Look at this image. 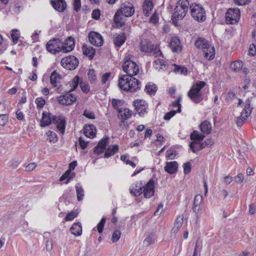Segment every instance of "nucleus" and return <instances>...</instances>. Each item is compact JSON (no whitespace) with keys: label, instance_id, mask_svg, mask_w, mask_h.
I'll use <instances>...</instances> for the list:
<instances>
[{"label":"nucleus","instance_id":"obj_38","mask_svg":"<svg viewBox=\"0 0 256 256\" xmlns=\"http://www.w3.org/2000/svg\"><path fill=\"white\" fill-rule=\"evenodd\" d=\"M230 68L235 72H238L242 68V62L240 60H236L230 64Z\"/></svg>","mask_w":256,"mask_h":256},{"label":"nucleus","instance_id":"obj_6","mask_svg":"<svg viewBox=\"0 0 256 256\" xmlns=\"http://www.w3.org/2000/svg\"><path fill=\"white\" fill-rule=\"evenodd\" d=\"M46 48L48 52L54 54L63 52L62 42L58 38L50 40L46 44Z\"/></svg>","mask_w":256,"mask_h":256},{"label":"nucleus","instance_id":"obj_30","mask_svg":"<svg viewBox=\"0 0 256 256\" xmlns=\"http://www.w3.org/2000/svg\"><path fill=\"white\" fill-rule=\"evenodd\" d=\"M208 49L204 52V57L208 60H212L215 56V49L214 46L209 45L206 48Z\"/></svg>","mask_w":256,"mask_h":256},{"label":"nucleus","instance_id":"obj_31","mask_svg":"<svg viewBox=\"0 0 256 256\" xmlns=\"http://www.w3.org/2000/svg\"><path fill=\"white\" fill-rule=\"evenodd\" d=\"M82 50L83 54L88 56L90 59H92L95 54V48L90 46L88 47L86 45H84L82 47Z\"/></svg>","mask_w":256,"mask_h":256},{"label":"nucleus","instance_id":"obj_13","mask_svg":"<svg viewBox=\"0 0 256 256\" xmlns=\"http://www.w3.org/2000/svg\"><path fill=\"white\" fill-rule=\"evenodd\" d=\"M117 12H120V14L126 17H130L134 14V9L132 4L130 2L122 4L120 8Z\"/></svg>","mask_w":256,"mask_h":256},{"label":"nucleus","instance_id":"obj_57","mask_svg":"<svg viewBox=\"0 0 256 256\" xmlns=\"http://www.w3.org/2000/svg\"><path fill=\"white\" fill-rule=\"evenodd\" d=\"M184 172L185 174H188L191 170V164L190 162H188L184 163L183 165Z\"/></svg>","mask_w":256,"mask_h":256},{"label":"nucleus","instance_id":"obj_63","mask_svg":"<svg viewBox=\"0 0 256 256\" xmlns=\"http://www.w3.org/2000/svg\"><path fill=\"white\" fill-rule=\"evenodd\" d=\"M244 180V175L242 174H239L234 178V180L237 183H241Z\"/></svg>","mask_w":256,"mask_h":256},{"label":"nucleus","instance_id":"obj_3","mask_svg":"<svg viewBox=\"0 0 256 256\" xmlns=\"http://www.w3.org/2000/svg\"><path fill=\"white\" fill-rule=\"evenodd\" d=\"M206 83L203 81H198L194 84L188 93L189 98L194 103L200 102L203 100L201 90L206 86Z\"/></svg>","mask_w":256,"mask_h":256},{"label":"nucleus","instance_id":"obj_28","mask_svg":"<svg viewBox=\"0 0 256 256\" xmlns=\"http://www.w3.org/2000/svg\"><path fill=\"white\" fill-rule=\"evenodd\" d=\"M118 112L119 114L118 116L122 120V122L130 118L132 116V111L128 108L123 109L122 108Z\"/></svg>","mask_w":256,"mask_h":256},{"label":"nucleus","instance_id":"obj_58","mask_svg":"<svg viewBox=\"0 0 256 256\" xmlns=\"http://www.w3.org/2000/svg\"><path fill=\"white\" fill-rule=\"evenodd\" d=\"M248 53L252 56H256V46L254 44H252L250 45Z\"/></svg>","mask_w":256,"mask_h":256},{"label":"nucleus","instance_id":"obj_8","mask_svg":"<svg viewBox=\"0 0 256 256\" xmlns=\"http://www.w3.org/2000/svg\"><path fill=\"white\" fill-rule=\"evenodd\" d=\"M240 18V11L238 8H229L226 14L227 24H234Z\"/></svg>","mask_w":256,"mask_h":256},{"label":"nucleus","instance_id":"obj_19","mask_svg":"<svg viewBox=\"0 0 256 256\" xmlns=\"http://www.w3.org/2000/svg\"><path fill=\"white\" fill-rule=\"evenodd\" d=\"M170 46L173 52H181L182 46L180 42L178 37H174L170 42Z\"/></svg>","mask_w":256,"mask_h":256},{"label":"nucleus","instance_id":"obj_1","mask_svg":"<svg viewBox=\"0 0 256 256\" xmlns=\"http://www.w3.org/2000/svg\"><path fill=\"white\" fill-rule=\"evenodd\" d=\"M52 123L56 124L57 128L62 134H64L66 127L64 118L62 116H52L48 112H43L40 126L44 127L50 125Z\"/></svg>","mask_w":256,"mask_h":256},{"label":"nucleus","instance_id":"obj_47","mask_svg":"<svg viewBox=\"0 0 256 256\" xmlns=\"http://www.w3.org/2000/svg\"><path fill=\"white\" fill-rule=\"evenodd\" d=\"M183 219H184V217L182 216H180V215L178 216L176 219L174 225L175 226H176V227L180 228L182 226V224L183 223V222H184Z\"/></svg>","mask_w":256,"mask_h":256},{"label":"nucleus","instance_id":"obj_39","mask_svg":"<svg viewBox=\"0 0 256 256\" xmlns=\"http://www.w3.org/2000/svg\"><path fill=\"white\" fill-rule=\"evenodd\" d=\"M157 89L155 84L149 83L146 85L145 88L146 92L150 95L154 94Z\"/></svg>","mask_w":256,"mask_h":256},{"label":"nucleus","instance_id":"obj_12","mask_svg":"<svg viewBox=\"0 0 256 256\" xmlns=\"http://www.w3.org/2000/svg\"><path fill=\"white\" fill-rule=\"evenodd\" d=\"M88 39L90 43L96 46H100L104 43L102 36L95 32H90L89 33Z\"/></svg>","mask_w":256,"mask_h":256},{"label":"nucleus","instance_id":"obj_40","mask_svg":"<svg viewBox=\"0 0 256 256\" xmlns=\"http://www.w3.org/2000/svg\"><path fill=\"white\" fill-rule=\"evenodd\" d=\"M88 78L91 84L95 82L96 80V72L94 69H90L87 73Z\"/></svg>","mask_w":256,"mask_h":256},{"label":"nucleus","instance_id":"obj_64","mask_svg":"<svg viewBox=\"0 0 256 256\" xmlns=\"http://www.w3.org/2000/svg\"><path fill=\"white\" fill-rule=\"evenodd\" d=\"M37 166V164L35 162H32L29 164L26 168V170L30 172L34 170Z\"/></svg>","mask_w":256,"mask_h":256},{"label":"nucleus","instance_id":"obj_50","mask_svg":"<svg viewBox=\"0 0 256 256\" xmlns=\"http://www.w3.org/2000/svg\"><path fill=\"white\" fill-rule=\"evenodd\" d=\"M202 196L200 194H196L194 196V204L201 206V204L202 202Z\"/></svg>","mask_w":256,"mask_h":256},{"label":"nucleus","instance_id":"obj_56","mask_svg":"<svg viewBox=\"0 0 256 256\" xmlns=\"http://www.w3.org/2000/svg\"><path fill=\"white\" fill-rule=\"evenodd\" d=\"M83 115L86 118H88L90 119H94L95 116L94 112L88 110H86L83 114Z\"/></svg>","mask_w":256,"mask_h":256},{"label":"nucleus","instance_id":"obj_5","mask_svg":"<svg viewBox=\"0 0 256 256\" xmlns=\"http://www.w3.org/2000/svg\"><path fill=\"white\" fill-rule=\"evenodd\" d=\"M191 15L193 18L198 22H204L206 18L205 10L204 8L198 4H192L190 6Z\"/></svg>","mask_w":256,"mask_h":256},{"label":"nucleus","instance_id":"obj_2","mask_svg":"<svg viewBox=\"0 0 256 256\" xmlns=\"http://www.w3.org/2000/svg\"><path fill=\"white\" fill-rule=\"evenodd\" d=\"M140 82L133 76L124 75L118 80L120 90L134 92L140 88Z\"/></svg>","mask_w":256,"mask_h":256},{"label":"nucleus","instance_id":"obj_53","mask_svg":"<svg viewBox=\"0 0 256 256\" xmlns=\"http://www.w3.org/2000/svg\"><path fill=\"white\" fill-rule=\"evenodd\" d=\"M181 100H182L181 97L179 96L176 101L172 102V106L174 107H176V106L178 107V110H176V112H180L181 105H180V102Z\"/></svg>","mask_w":256,"mask_h":256},{"label":"nucleus","instance_id":"obj_62","mask_svg":"<svg viewBox=\"0 0 256 256\" xmlns=\"http://www.w3.org/2000/svg\"><path fill=\"white\" fill-rule=\"evenodd\" d=\"M78 142L82 150H84L86 148L88 142H85V140L82 137L79 138Z\"/></svg>","mask_w":256,"mask_h":256},{"label":"nucleus","instance_id":"obj_41","mask_svg":"<svg viewBox=\"0 0 256 256\" xmlns=\"http://www.w3.org/2000/svg\"><path fill=\"white\" fill-rule=\"evenodd\" d=\"M124 103V102L122 100L113 98L112 100V104L115 110H116L118 112L122 108V106Z\"/></svg>","mask_w":256,"mask_h":256},{"label":"nucleus","instance_id":"obj_35","mask_svg":"<svg viewBox=\"0 0 256 256\" xmlns=\"http://www.w3.org/2000/svg\"><path fill=\"white\" fill-rule=\"evenodd\" d=\"M152 0L148 2L146 0H144L142 6V9L145 16H147L148 15L149 12L152 10Z\"/></svg>","mask_w":256,"mask_h":256},{"label":"nucleus","instance_id":"obj_27","mask_svg":"<svg viewBox=\"0 0 256 256\" xmlns=\"http://www.w3.org/2000/svg\"><path fill=\"white\" fill-rule=\"evenodd\" d=\"M95 128L93 125L86 126L84 127V135L89 138H93L95 136Z\"/></svg>","mask_w":256,"mask_h":256},{"label":"nucleus","instance_id":"obj_37","mask_svg":"<svg viewBox=\"0 0 256 256\" xmlns=\"http://www.w3.org/2000/svg\"><path fill=\"white\" fill-rule=\"evenodd\" d=\"M126 38L124 34H118L114 39V42L116 46L118 47L120 46L125 42Z\"/></svg>","mask_w":256,"mask_h":256},{"label":"nucleus","instance_id":"obj_44","mask_svg":"<svg viewBox=\"0 0 256 256\" xmlns=\"http://www.w3.org/2000/svg\"><path fill=\"white\" fill-rule=\"evenodd\" d=\"M174 72L176 73L186 74H187V69L185 67H181L175 65V68L174 69Z\"/></svg>","mask_w":256,"mask_h":256},{"label":"nucleus","instance_id":"obj_29","mask_svg":"<svg viewBox=\"0 0 256 256\" xmlns=\"http://www.w3.org/2000/svg\"><path fill=\"white\" fill-rule=\"evenodd\" d=\"M154 182L152 179L150 180L145 186L140 187L139 190L137 192H140V190H142L144 188L142 192H154Z\"/></svg>","mask_w":256,"mask_h":256},{"label":"nucleus","instance_id":"obj_15","mask_svg":"<svg viewBox=\"0 0 256 256\" xmlns=\"http://www.w3.org/2000/svg\"><path fill=\"white\" fill-rule=\"evenodd\" d=\"M135 110L139 115L143 114L147 109V103L143 100H137L134 102Z\"/></svg>","mask_w":256,"mask_h":256},{"label":"nucleus","instance_id":"obj_21","mask_svg":"<svg viewBox=\"0 0 256 256\" xmlns=\"http://www.w3.org/2000/svg\"><path fill=\"white\" fill-rule=\"evenodd\" d=\"M178 164L176 161L167 162L164 166V170L170 174H174L176 172Z\"/></svg>","mask_w":256,"mask_h":256},{"label":"nucleus","instance_id":"obj_52","mask_svg":"<svg viewBox=\"0 0 256 256\" xmlns=\"http://www.w3.org/2000/svg\"><path fill=\"white\" fill-rule=\"evenodd\" d=\"M153 242V236L150 235L148 236L144 240L143 244L145 246H148Z\"/></svg>","mask_w":256,"mask_h":256},{"label":"nucleus","instance_id":"obj_32","mask_svg":"<svg viewBox=\"0 0 256 256\" xmlns=\"http://www.w3.org/2000/svg\"><path fill=\"white\" fill-rule=\"evenodd\" d=\"M118 150V146L117 144L110 146L106 150L104 156L108 158L114 154Z\"/></svg>","mask_w":256,"mask_h":256},{"label":"nucleus","instance_id":"obj_9","mask_svg":"<svg viewBox=\"0 0 256 256\" xmlns=\"http://www.w3.org/2000/svg\"><path fill=\"white\" fill-rule=\"evenodd\" d=\"M68 84L70 86L72 87L70 92H72L75 90L78 87V84H80L82 90L84 93H88L90 90V88L88 84L84 82H80V77L78 76H75Z\"/></svg>","mask_w":256,"mask_h":256},{"label":"nucleus","instance_id":"obj_24","mask_svg":"<svg viewBox=\"0 0 256 256\" xmlns=\"http://www.w3.org/2000/svg\"><path fill=\"white\" fill-rule=\"evenodd\" d=\"M210 44L208 42L203 38H198L195 42V46L197 48H200L203 52H205L208 49L206 48Z\"/></svg>","mask_w":256,"mask_h":256},{"label":"nucleus","instance_id":"obj_23","mask_svg":"<svg viewBox=\"0 0 256 256\" xmlns=\"http://www.w3.org/2000/svg\"><path fill=\"white\" fill-rule=\"evenodd\" d=\"M186 14L185 13L184 10H182L176 9V6L174 8V12L172 16V22H173L176 24V21L179 20H182L184 16H186Z\"/></svg>","mask_w":256,"mask_h":256},{"label":"nucleus","instance_id":"obj_10","mask_svg":"<svg viewBox=\"0 0 256 256\" xmlns=\"http://www.w3.org/2000/svg\"><path fill=\"white\" fill-rule=\"evenodd\" d=\"M206 136L203 134H200L198 130H194L190 135V138L192 142L190 144V150L194 152H196V145L198 142H201Z\"/></svg>","mask_w":256,"mask_h":256},{"label":"nucleus","instance_id":"obj_48","mask_svg":"<svg viewBox=\"0 0 256 256\" xmlns=\"http://www.w3.org/2000/svg\"><path fill=\"white\" fill-rule=\"evenodd\" d=\"M121 232L119 230H116L113 233L112 240L114 243L117 242L120 238Z\"/></svg>","mask_w":256,"mask_h":256},{"label":"nucleus","instance_id":"obj_54","mask_svg":"<svg viewBox=\"0 0 256 256\" xmlns=\"http://www.w3.org/2000/svg\"><path fill=\"white\" fill-rule=\"evenodd\" d=\"M36 102L38 108H42L44 106L46 101L44 99L42 98H38L36 99Z\"/></svg>","mask_w":256,"mask_h":256},{"label":"nucleus","instance_id":"obj_42","mask_svg":"<svg viewBox=\"0 0 256 256\" xmlns=\"http://www.w3.org/2000/svg\"><path fill=\"white\" fill-rule=\"evenodd\" d=\"M46 134L48 135V140L50 142L55 143L57 142L58 138L55 132L48 130Z\"/></svg>","mask_w":256,"mask_h":256},{"label":"nucleus","instance_id":"obj_61","mask_svg":"<svg viewBox=\"0 0 256 256\" xmlns=\"http://www.w3.org/2000/svg\"><path fill=\"white\" fill-rule=\"evenodd\" d=\"M164 206L162 203L158 204L156 210L154 213V216H159L164 211Z\"/></svg>","mask_w":256,"mask_h":256},{"label":"nucleus","instance_id":"obj_14","mask_svg":"<svg viewBox=\"0 0 256 256\" xmlns=\"http://www.w3.org/2000/svg\"><path fill=\"white\" fill-rule=\"evenodd\" d=\"M76 166V161H74L70 163L69 164V169L62 175V176L60 178V182L64 181V183L68 184L70 180L72 178V176L71 175V170H74Z\"/></svg>","mask_w":256,"mask_h":256},{"label":"nucleus","instance_id":"obj_7","mask_svg":"<svg viewBox=\"0 0 256 256\" xmlns=\"http://www.w3.org/2000/svg\"><path fill=\"white\" fill-rule=\"evenodd\" d=\"M78 64V58L74 56L64 58L61 60V65L64 68L69 70L76 69Z\"/></svg>","mask_w":256,"mask_h":256},{"label":"nucleus","instance_id":"obj_4","mask_svg":"<svg viewBox=\"0 0 256 256\" xmlns=\"http://www.w3.org/2000/svg\"><path fill=\"white\" fill-rule=\"evenodd\" d=\"M123 70L127 74L126 75L134 76L136 75L139 72L137 64L128 58H125L122 64Z\"/></svg>","mask_w":256,"mask_h":256},{"label":"nucleus","instance_id":"obj_45","mask_svg":"<svg viewBox=\"0 0 256 256\" xmlns=\"http://www.w3.org/2000/svg\"><path fill=\"white\" fill-rule=\"evenodd\" d=\"M78 212L76 211H72L69 212L64 218L66 221H70L73 220L78 216Z\"/></svg>","mask_w":256,"mask_h":256},{"label":"nucleus","instance_id":"obj_60","mask_svg":"<svg viewBox=\"0 0 256 256\" xmlns=\"http://www.w3.org/2000/svg\"><path fill=\"white\" fill-rule=\"evenodd\" d=\"M100 15V10L98 9L94 10L92 14V18L94 20H98Z\"/></svg>","mask_w":256,"mask_h":256},{"label":"nucleus","instance_id":"obj_33","mask_svg":"<svg viewBox=\"0 0 256 256\" xmlns=\"http://www.w3.org/2000/svg\"><path fill=\"white\" fill-rule=\"evenodd\" d=\"M120 15V12H116L114 18V22L119 28H122L124 25V22Z\"/></svg>","mask_w":256,"mask_h":256},{"label":"nucleus","instance_id":"obj_43","mask_svg":"<svg viewBox=\"0 0 256 256\" xmlns=\"http://www.w3.org/2000/svg\"><path fill=\"white\" fill-rule=\"evenodd\" d=\"M248 117H246L244 114V112H241V115L240 117H238L236 119V124L238 126H241L244 122L246 120Z\"/></svg>","mask_w":256,"mask_h":256},{"label":"nucleus","instance_id":"obj_59","mask_svg":"<svg viewBox=\"0 0 256 256\" xmlns=\"http://www.w3.org/2000/svg\"><path fill=\"white\" fill-rule=\"evenodd\" d=\"M176 114V110H172L170 112H168L164 116V118L166 120H169L172 118V117L174 116Z\"/></svg>","mask_w":256,"mask_h":256},{"label":"nucleus","instance_id":"obj_11","mask_svg":"<svg viewBox=\"0 0 256 256\" xmlns=\"http://www.w3.org/2000/svg\"><path fill=\"white\" fill-rule=\"evenodd\" d=\"M70 91L65 94L60 95L57 97V100L62 105L68 106L71 105L73 102L76 100V97L70 93Z\"/></svg>","mask_w":256,"mask_h":256},{"label":"nucleus","instance_id":"obj_26","mask_svg":"<svg viewBox=\"0 0 256 256\" xmlns=\"http://www.w3.org/2000/svg\"><path fill=\"white\" fill-rule=\"evenodd\" d=\"M61 78L62 76L56 70L52 72L50 76V82L54 87L57 86V84L60 82Z\"/></svg>","mask_w":256,"mask_h":256},{"label":"nucleus","instance_id":"obj_22","mask_svg":"<svg viewBox=\"0 0 256 256\" xmlns=\"http://www.w3.org/2000/svg\"><path fill=\"white\" fill-rule=\"evenodd\" d=\"M200 128L204 134H208L212 131L211 124L207 120H204L200 124Z\"/></svg>","mask_w":256,"mask_h":256},{"label":"nucleus","instance_id":"obj_49","mask_svg":"<svg viewBox=\"0 0 256 256\" xmlns=\"http://www.w3.org/2000/svg\"><path fill=\"white\" fill-rule=\"evenodd\" d=\"M106 223V218H103L101 219L99 223L97 225V230L98 233H102L104 224Z\"/></svg>","mask_w":256,"mask_h":256},{"label":"nucleus","instance_id":"obj_51","mask_svg":"<svg viewBox=\"0 0 256 256\" xmlns=\"http://www.w3.org/2000/svg\"><path fill=\"white\" fill-rule=\"evenodd\" d=\"M176 156V152L172 149H170L166 152V157L168 159L172 160Z\"/></svg>","mask_w":256,"mask_h":256},{"label":"nucleus","instance_id":"obj_18","mask_svg":"<svg viewBox=\"0 0 256 256\" xmlns=\"http://www.w3.org/2000/svg\"><path fill=\"white\" fill-rule=\"evenodd\" d=\"M140 47L142 51L146 53H150L154 50V45L150 40L144 39L141 40Z\"/></svg>","mask_w":256,"mask_h":256},{"label":"nucleus","instance_id":"obj_55","mask_svg":"<svg viewBox=\"0 0 256 256\" xmlns=\"http://www.w3.org/2000/svg\"><path fill=\"white\" fill-rule=\"evenodd\" d=\"M8 122V116L6 114H0V126H5Z\"/></svg>","mask_w":256,"mask_h":256},{"label":"nucleus","instance_id":"obj_46","mask_svg":"<svg viewBox=\"0 0 256 256\" xmlns=\"http://www.w3.org/2000/svg\"><path fill=\"white\" fill-rule=\"evenodd\" d=\"M11 36L14 44H16L20 38V34L18 33V30L14 29L12 30Z\"/></svg>","mask_w":256,"mask_h":256},{"label":"nucleus","instance_id":"obj_25","mask_svg":"<svg viewBox=\"0 0 256 256\" xmlns=\"http://www.w3.org/2000/svg\"><path fill=\"white\" fill-rule=\"evenodd\" d=\"M71 233L76 236H79L82 232V227L80 222L74 223L70 228Z\"/></svg>","mask_w":256,"mask_h":256},{"label":"nucleus","instance_id":"obj_20","mask_svg":"<svg viewBox=\"0 0 256 256\" xmlns=\"http://www.w3.org/2000/svg\"><path fill=\"white\" fill-rule=\"evenodd\" d=\"M108 137H106L102 139L98 144L97 146L94 148V152L95 154H99L104 152L106 149Z\"/></svg>","mask_w":256,"mask_h":256},{"label":"nucleus","instance_id":"obj_34","mask_svg":"<svg viewBox=\"0 0 256 256\" xmlns=\"http://www.w3.org/2000/svg\"><path fill=\"white\" fill-rule=\"evenodd\" d=\"M189 2L188 0H180L176 4V9L182 10L186 14L188 10Z\"/></svg>","mask_w":256,"mask_h":256},{"label":"nucleus","instance_id":"obj_16","mask_svg":"<svg viewBox=\"0 0 256 256\" xmlns=\"http://www.w3.org/2000/svg\"><path fill=\"white\" fill-rule=\"evenodd\" d=\"M74 46V40L72 36L68 37L62 43L63 52L66 53L71 52Z\"/></svg>","mask_w":256,"mask_h":256},{"label":"nucleus","instance_id":"obj_17","mask_svg":"<svg viewBox=\"0 0 256 256\" xmlns=\"http://www.w3.org/2000/svg\"><path fill=\"white\" fill-rule=\"evenodd\" d=\"M52 7L59 12H63L66 8L64 0H50Z\"/></svg>","mask_w":256,"mask_h":256},{"label":"nucleus","instance_id":"obj_36","mask_svg":"<svg viewBox=\"0 0 256 256\" xmlns=\"http://www.w3.org/2000/svg\"><path fill=\"white\" fill-rule=\"evenodd\" d=\"M250 103L251 101L249 98L246 100L245 106L243 111L242 112H244V114L246 116V117H248L252 113V108L250 107Z\"/></svg>","mask_w":256,"mask_h":256}]
</instances>
